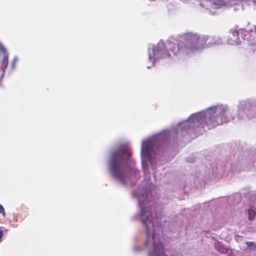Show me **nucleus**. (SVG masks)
I'll use <instances>...</instances> for the list:
<instances>
[{"mask_svg":"<svg viewBox=\"0 0 256 256\" xmlns=\"http://www.w3.org/2000/svg\"><path fill=\"white\" fill-rule=\"evenodd\" d=\"M210 38L208 36H200L196 34L188 32L183 36L178 44L172 42H168L166 48L174 54H176L180 52L188 54L202 48Z\"/></svg>","mask_w":256,"mask_h":256,"instance_id":"f257e3e1","label":"nucleus"},{"mask_svg":"<svg viewBox=\"0 0 256 256\" xmlns=\"http://www.w3.org/2000/svg\"><path fill=\"white\" fill-rule=\"evenodd\" d=\"M130 156L126 148L122 146L115 150L111 155L110 172L116 181L123 185L126 184L128 176L124 169L122 168L120 164Z\"/></svg>","mask_w":256,"mask_h":256,"instance_id":"f03ea898","label":"nucleus"},{"mask_svg":"<svg viewBox=\"0 0 256 256\" xmlns=\"http://www.w3.org/2000/svg\"><path fill=\"white\" fill-rule=\"evenodd\" d=\"M142 222L146 228V244L149 245L152 244V250L149 252L150 256H166L164 254V246L158 238H156V234L153 230L148 229L150 226L148 223L151 224L153 227L154 222L150 220L148 221V216H147L146 220H142Z\"/></svg>","mask_w":256,"mask_h":256,"instance_id":"7ed1b4c3","label":"nucleus"},{"mask_svg":"<svg viewBox=\"0 0 256 256\" xmlns=\"http://www.w3.org/2000/svg\"><path fill=\"white\" fill-rule=\"evenodd\" d=\"M218 112V108H212L205 113L196 116V118L198 120H203L206 125L209 127V128H210L218 124L216 120L218 117L217 113Z\"/></svg>","mask_w":256,"mask_h":256,"instance_id":"20e7f679","label":"nucleus"},{"mask_svg":"<svg viewBox=\"0 0 256 256\" xmlns=\"http://www.w3.org/2000/svg\"><path fill=\"white\" fill-rule=\"evenodd\" d=\"M168 50V48H166V44L165 45L163 42H159L152 49L154 60L170 57L171 54H170Z\"/></svg>","mask_w":256,"mask_h":256,"instance_id":"39448f33","label":"nucleus"},{"mask_svg":"<svg viewBox=\"0 0 256 256\" xmlns=\"http://www.w3.org/2000/svg\"><path fill=\"white\" fill-rule=\"evenodd\" d=\"M230 32L233 38L230 36L228 39V42L230 44H236L238 43L239 41V32L237 30H230Z\"/></svg>","mask_w":256,"mask_h":256,"instance_id":"423d86ee","label":"nucleus"},{"mask_svg":"<svg viewBox=\"0 0 256 256\" xmlns=\"http://www.w3.org/2000/svg\"><path fill=\"white\" fill-rule=\"evenodd\" d=\"M248 219L250 220H252L256 216V210L255 208H249L248 210Z\"/></svg>","mask_w":256,"mask_h":256,"instance_id":"0eeeda50","label":"nucleus"},{"mask_svg":"<svg viewBox=\"0 0 256 256\" xmlns=\"http://www.w3.org/2000/svg\"><path fill=\"white\" fill-rule=\"evenodd\" d=\"M8 62V58L7 54H5L2 58V66L6 68Z\"/></svg>","mask_w":256,"mask_h":256,"instance_id":"6e6552de","label":"nucleus"},{"mask_svg":"<svg viewBox=\"0 0 256 256\" xmlns=\"http://www.w3.org/2000/svg\"><path fill=\"white\" fill-rule=\"evenodd\" d=\"M8 230L4 226H0V242H2L4 233H6Z\"/></svg>","mask_w":256,"mask_h":256,"instance_id":"1a4fd4ad","label":"nucleus"},{"mask_svg":"<svg viewBox=\"0 0 256 256\" xmlns=\"http://www.w3.org/2000/svg\"><path fill=\"white\" fill-rule=\"evenodd\" d=\"M246 244L251 250H254L256 248V244L254 242H246Z\"/></svg>","mask_w":256,"mask_h":256,"instance_id":"9d476101","label":"nucleus"},{"mask_svg":"<svg viewBox=\"0 0 256 256\" xmlns=\"http://www.w3.org/2000/svg\"><path fill=\"white\" fill-rule=\"evenodd\" d=\"M148 142H145L142 144V150H144L146 152H148Z\"/></svg>","mask_w":256,"mask_h":256,"instance_id":"9b49d317","label":"nucleus"},{"mask_svg":"<svg viewBox=\"0 0 256 256\" xmlns=\"http://www.w3.org/2000/svg\"><path fill=\"white\" fill-rule=\"evenodd\" d=\"M218 250L222 254H226L228 252V249L222 246H220V248H218Z\"/></svg>","mask_w":256,"mask_h":256,"instance_id":"f8f14e48","label":"nucleus"},{"mask_svg":"<svg viewBox=\"0 0 256 256\" xmlns=\"http://www.w3.org/2000/svg\"><path fill=\"white\" fill-rule=\"evenodd\" d=\"M0 214H2L4 217H5L6 216V214L4 211V208L3 207V206L2 205H1L0 204Z\"/></svg>","mask_w":256,"mask_h":256,"instance_id":"ddd939ff","label":"nucleus"},{"mask_svg":"<svg viewBox=\"0 0 256 256\" xmlns=\"http://www.w3.org/2000/svg\"><path fill=\"white\" fill-rule=\"evenodd\" d=\"M146 211L145 208H142L141 210H140V215L142 216H144L146 215Z\"/></svg>","mask_w":256,"mask_h":256,"instance_id":"4468645a","label":"nucleus"},{"mask_svg":"<svg viewBox=\"0 0 256 256\" xmlns=\"http://www.w3.org/2000/svg\"><path fill=\"white\" fill-rule=\"evenodd\" d=\"M150 59H151V58H151L150 56Z\"/></svg>","mask_w":256,"mask_h":256,"instance_id":"2eb2a0df","label":"nucleus"}]
</instances>
